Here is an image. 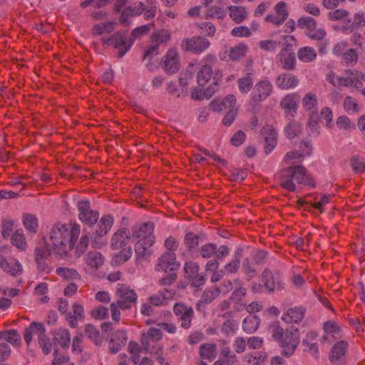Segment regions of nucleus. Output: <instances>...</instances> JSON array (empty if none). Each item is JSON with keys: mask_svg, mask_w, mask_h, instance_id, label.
<instances>
[{"mask_svg": "<svg viewBox=\"0 0 365 365\" xmlns=\"http://www.w3.org/2000/svg\"><path fill=\"white\" fill-rule=\"evenodd\" d=\"M81 227L76 223L54 224L49 232V239L55 255L59 258L68 256L79 237Z\"/></svg>", "mask_w": 365, "mask_h": 365, "instance_id": "1", "label": "nucleus"}, {"mask_svg": "<svg viewBox=\"0 0 365 365\" xmlns=\"http://www.w3.org/2000/svg\"><path fill=\"white\" fill-rule=\"evenodd\" d=\"M269 331L272 338L283 348L282 353L287 356H292L299 344V330L294 327L284 329L278 322H274Z\"/></svg>", "mask_w": 365, "mask_h": 365, "instance_id": "2", "label": "nucleus"}, {"mask_svg": "<svg viewBox=\"0 0 365 365\" xmlns=\"http://www.w3.org/2000/svg\"><path fill=\"white\" fill-rule=\"evenodd\" d=\"M261 282L269 293L281 291L284 288L281 275L278 272H272L265 269L261 275Z\"/></svg>", "mask_w": 365, "mask_h": 365, "instance_id": "3", "label": "nucleus"}, {"mask_svg": "<svg viewBox=\"0 0 365 365\" xmlns=\"http://www.w3.org/2000/svg\"><path fill=\"white\" fill-rule=\"evenodd\" d=\"M284 178H292L300 184L311 185L314 187L316 184L313 178L307 174V169L302 165L290 166L284 170L282 175Z\"/></svg>", "mask_w": 365, "mask_h": 365, "instance_id": "4", "label": "nucleus"}, {"mask_svg": "<svg viewBox=\"0 0 365 365\" xmlns=\"http://www.w3.org/2000/svg\"><path fill=\"white\" fill-rule=\"evenodd\" d=\"M180 267V263L177 260L175 252H165L157 260L155 269L158 272L162 271L165 273L168 272H175Z\"/></svg>", "mask_w": 365, "mask_h": 365, "instance_id": "5", "label": "nucleus"}, {"mask_svg": "<svg viewBox=\"0 0 365 365\" xmlns=\"http://www.w3.org/2000/svg\"><path fill=\"white\" fill-rule=\"evenodd\" d=\"M209 46L210 41L206 38L201 36L185 39L181 43L182 49L193 53H200L208 48Z\"/></svg>", "mask_w": 365, "mask_h": 365, "instance_id": "6", "label": "nucleus"}, {"mask_svg": "<svg viewBox=\"0 0 365 365\" xmlns=\"http://www.w3.org/2000/svg\"><path fill=\"white\" fill-rule=\"evenodd\" d=\"M173 312L180 322L181 327L188 329L191 326L194 311L191 307H187L183 304L176 303L173 307Z\"/></svg>", "mask_w": 365, "mask_h": 365, "instance_id": "7", "label": "nucleus"}, {"mask_svg": "<svg viewBox=\"0 0 365 365\" xmlns=\"http://www.w3.org/2000/svg\"><path fill=\"white\" fill-rule=\"evenodd\" d=\"M0 267L6 272L12 276H17L22 272V266L16 259L6 258L0 255Z\"/></svg>", "mask_w": 365, "mask_h": 365, "instance_id": "8", "label": "nucleus"}, {"mask_svg": "<svg viewBox=\"0 0 365 365\" xmlns=\"http://www.w3.org/2000/svg\"><path fill=\"white\" fill-rule=\"evenodd\" d=\"M163 68L165 71L170 75L177 73L179 71L180 63L175 50H168L167 54L163 57Z\"/></svg>", "mask_w": 365, "mask_h": 365, "instance_id": "9", "label": "nucleus"}, {"mask_svg": "<svg viewBox=\"0 0 365 365\" xmlns=\"http://www.w3.org/2000/svg\"><path fill=\"white\" fill-rule=\"evenodd\" d=\"M153 26L154 24L152 23L150 24L143 25L134 29L130 34V36L129 38V43L128 44V46L123 50L120 51L118 53V58H123L125 56V54L130 49L135 40L137 38H140L142 36L147 34L150 31L151 26Z\"/></svg>", "mask_w": 365, "mask_h": 365, "instance_id": "10", "label": "nucleus"}, {"mask_svg": "<svg viewBox=\"0 0 365 365\" xmlns=\"http://www.w3.org/2000/svg\"><path fill=\"white\" fill-rule=\"evenodd\" d=\"M261 134L265 141L264 152L266 154L270 153L277 145V132L272 125H266L261 130Z\"/></svg>", "mask_w": 365, "mask_h": 365, "instance_id": "11", "label": "nucleus"}, {"mask_svg": "<svg viewBox=\"0 0 365 365\" xmlns=\"http://www.w3.org/2000/svg\"><path fill=\"white\" fill-rule=\"evenodd\" d=\"M133 236L129 230L122 229L115 232L111 238L110 245L113 249H120L128 245Z\"/></svg>", "mask_w": 365, "mask_h": 365, "instance_id": "12", "label": "nucleus"}, {"mask_svg": "<svg viewBox=\"0 0 365 365\" xmlns=\"http://www.w3.org/2000/svg\"><path fill=\"white\" fill-rule=\"evenodd\" d=\"M272 91V83L267 81H262L255 86L252 91V99L255 101H262L271 94Z\"/></svg>", "mask_w": 365, "mask_h": 365, "instance_id": "13", "label": "nucleus"}, {"mask_svg": "<svg viewBox=\"0 0 365 365\" xmlns=\"http://www.w3.org/2000/svg\"><path fill=\"white\" fill-rule=\"evenodd\" d=\"M45 331L46 329L42 324L34 322L30 324L29 327L26 328L24 334V340L29 345L34 336H36L39 341L44 337Z\"/></svg>", "mask_w": 365, "mask_h": 365, "instance_id": "14", "label": "nucleus"}, {"mask_svg": "<svg viewBox=\"0 0 365 365\" xmlns=\"http://www.w3.org/2000/svg\"><path fill=\"white\" fill-rule=\"evenodd\" d=\"M317 334L315 331H309L307 334L306 337L303 339L302 346L304 351L309 352L314 358L319 357V346L315 342Z\"/></svg>", "mask_w": 365, "mask_h": 365, "instance_id": "15", "label": "nucleus"}, {"mask_svg": "<svg viewBox=\"0 0 365 365\" xmlns=\"http://www.w3.org/2000/svg\"><path fill=\"white\" fill-rule=\"evenodd\" d=\"M127 338V333L124 330L120 329L112 333L108 345L110 351L113 353L118 352L125 346Z\"/></svg>", "mask_w": 365, "mask_h": 365, "instance_id": "16", "label": "nucleus"}, {"mask_svg": "<svg viewBox=\"0 0 365 365\" xmlns=\"http://www.w3.org/2000/svg\"><path fill=\"white\" fill-rule=\"evenodd\" d=\"M163 337L160 329L157 328H150L147 332L141 336V344L143 348L148 351L152 346V342L160 341Z\"/></svg>", "mask_w": 365, "mask_h": 365, "instance_id": "17", "label": "nucleus"}, {"mask_svg": "<svg viewBox=\"0 0 365 365\" xmlns=\"http://www.w3.org/2000/svg\"><path fill=\"white\" fill-rule=\"evenodd\" d=\"M348 344L344 341H340L335 344L331 349L329 359L331 362L341 364L344 359Z\"/></svg>", "mask_w": 365, "mask_h": 365, "instance_id": "18", "label": "nucleus"}, {"mask_svg": "<svg viewBox=\"0 0 365 365\" xmlns=\"http://www.w3.org/2000/svg\"><path fill=\"white\" fill-rule=\"evenodd\" d=\"M304 317V309L302 307H294L287 309L282 316V319L286 323H298Z\"/></svg>", "mask_w": 365, "mask_h": 365, "instance_id": "19", "label": "nucleus"}, {"mask_svg": "<svg viewBox=\"0 0 365 365\" xmlns=\"http://www.w3.org/2000/svg\"><path fill=\"white\" fill-rule=\"evenodd\" d=\"M85 264L91 269H98L104 264V257L100 252L91 251L84 257Z\"/></svg>", "mask_w": 365, "mask_h": 365, "instance_id": "20", "label": "nucleus"}, {"mask_svg": "<svg viewBox=\"0 0 365 365\" xmlns=\"http://www.w3.org/2000/svg\"><path fill=\"white\" fill-rule=\"evenodd\" d=\"M298 83V78L292 73H282L276 80L277 86L282 89L286 90L296 87Z\"/></svg>", "mask_w": 365, "mask_h": 365, "instance_id": "21", "label": "nucleus"}, {"mask_svg": "<svg viewBox=\"0 0 365 365\" xmlns=\"http://www.w3.org/2000/svg\"><path fill=\"white\" fill-rule=\"evenodd\" d=\"M91 207H80L78 217L79 220L88 225H94L98 219V212L90 208Z\"/></svg>", "mask_w": 365, "mask_h": 365, "instance_id": "22", "label": "nucleus"}, {"mask_svg": "<svg viewBox=\"0 0 365 365\" xmlns=\"http://www.w3.org/2000/svg\"><path fill=\"white\" fill-rule=\"evenodd\" d=\"M115 293L119 299L129 300L131 302H137L138 294L135 292L130 287V286L125 284H117L115 287Z\"/></svg>", "mask_w": 365, "mask_h": 365, "instance_id": "23", "label": "nucleus"}, {"mask_svg": "<svg viewBox=\"0 0 365 365\" xmlns=\"http://www.w3.org/2000/svg\"><path fill=\"white\" fill-rule=\"evenodd\" d=\"M153 232V224L152 222H144L133 228L132 236L139 238V240H146L149 237H154Z\"/></svg>", "mask_w": 365, "mask_h": 365, "instance_id": "24", "label": "nucleus"}, {"mask_svg": "<svg viewBox=\"0 0 365 365\" xmlns=\"http://www.w3.org/2000/svg\"><path fill=\"white\" fill-rule=\"evenodd\" d=\"M260 319L258 316L249 315L242 322V329L248 334L255 332L259 327Z\"/></svg>", "mask_w": 365, "mask_h": 365, "instance_id": "25", "label": "nucleus"}, {"mask_svg": "<svg viewBox=\"0 0 365 365\" xmlns=\"http://www.w3.org/2000/svg\"><path fill=\"white\" fill-rule=\"evenodd\" d=\"M128 43L129 39L127 40L125 31H119L112 35L111 46H113L115 48H118V52L123 50Z\"/></svg>", "mask_w": 365, "mask_h": 365, "instance_id": "26", "label": "nucleus"}, {"mask_svg": "<svg viewBox=\"0 0 365 365\" xmlns=\"http://www.w3.org/2000/svg\"><path fill=\"white\" fill-rule=\"evenodd\" d=\"M241 250L235 251L232 259L224 266V270L227 274H235L240 267Z\"/></svg>", "mask_w": 365, "mask_h": 365, "instance_id": "27", "label": "nucleus"}, {"mask_svg": "<svg viewBox=\"0 0 365 365\" xmlns=\"http://www.w3.org/2000/svg\"><path fill=\"white\" fill-rule=\"evenodd\" d=\"M53 341L54 344H59L63 349L68 348L71 344V334L67 329H61L55 333Z\"/></svg>", "mask_w": 365, "mask_h": 365, "instance_id": "28", "label": "nucleus"}, {"mask_svg": "<svg viewBox=\"0 0 365 365\" xmlns=\"http://www.w3.org/2000/svg\"><path fill=\"white\" fill-rule=\"evenodd\" d=\"M155 237H149L146 240H139L135 245V251L138 257H144L147 250L153 245Z\"/></svg>", "mask_w": 365, "mask_h": 365, "instance_id": "29", "label": "nucleus"}, {"mask_svg": "<svg viewBox=\"0 0 365 365\" xmlns=\"http://www.w3.org/2000/svg\"><path fill=\"white\" fill-rule=\"evenodd\" d=\"M333 196H331L329 194L324 195L320 197V199L318 200V197H315L314 198V201L312 200V197L311 195L307 196L304 201L302 202V199H299L298 200V202L300 203L302 205H322L323 204L326 203H334V201L331 200V198Z\"/></svg>", "mask_w": 365, "mask_h": 365, "instance_id": "30", "label": "nucleus"}, {"mask_svg": "<svg viewBox=\"0 0 365 365\" xmlns=\"http://www.w3.org/2000/svg\"><path fill=\"white\" fill-rule=\"evenodd\" d=\"M113 217L110 215L103 217L98 225V228L96 231L99 237H105L113 225Z\"/></svg>", "mask_w": 365, "mask_h": 365, "instance_id": "31", "label": "nucleus"}, {"mask_svg": "<svg viewBox=\"0 0 365 365\" xmlns=\"http://www.w3.org/2000/svg\"><path fill=\"white\" fill-rule=\"evenodd\" d=\"M216 349V345L214 344H202L200 347V357L210 361H213L217 355Z\"/></svg>", "mask_w": 365, "mask_h": 365, "instance_id": "32", "label": "nucleus"}, {"mask_svg": "<svg viewBox=\"0 0 365 365\" xmlns=\"http://www.w3.org/2000/svg\"><path fill=\"white\" fill-rule=\"evenodd\" d=\"M23 224L24 227L30 233L36 234L38 228L37 217L32 214H24L23 215Z\"/></svg>", "mask_w": 365, "mask_h": 365, "instance_id": "33", "label": "nucleus"}, {"mask_svg": "<svg viewBox=\"0 0 365 365\" xmlns=\"http://www.w3.org/2000/svg\"><path fill=\"white\" fill-rule=\"evenodd\" d=\"M11 242L19 250H26L27 248V242L24 235V231L21 229L16 230L11 235Z\"/></svg>", "mask_w": 365, "mask_h": 365, "instance_id": "34", "label": "nucleus"}, {"mask_svg": "<svg viewBox=\"0 0 365 365\" xmlns=\"http://www.w3.org/2000/svg\"><path fill=\"white\" fill-rule=\"evenodd\" d=\"M230 11L231 19L237 24L241 23L247 17V11L243 6H231L228 7Z\"/></svg>", "mask_w": 365, "mask_h": 365, "instance_id": "35", "label": "nucleus"}, {"mask_svg": "<svg viewBox=\"0 0 365 365\" xmlns=\"http://www.w3.org/2000/svg\"><path fill=\"white\" fill-rule=\"evenodd\" d=\"M56 273L58 276L68 280H79L81 279V275L78 272L72 268L58 267L56 269Z\"/></svg>", "mask_w": 365, "mask_h": 365, "instance_id": "36", "label": "nucleus"}, {"mask_svg": "<svg viewBox=\"0 0 365 365\" xmlns=\"http://www.w3.org/2000/svg\"><path fill=\"white\" fill-rule=\"evenodd\" d=\"M221 293V289L217 287H212L206 289L200 298V302L205 304L211 303Z\"/></svg>", "mask_w": 365, "mask_h": 365, "instance_id": "37", "label": "nucleus"}, {"mask_svg": "<svg viewBox=\"0 0 365 365\" xmlns=\"http://www.w3.org/2000/svg\"><path fill=\"white\" fill-rule=\"evenodd\" d=\"M212 69L210 65H204L197 74V81L200 86H204L210 79Z\"/></svg>", "mask_w": 365, "mask_h": 365, "instance_id": "38", "label": "nucleus"}, {"mask_svg": "<svg viewBox=\"0 0 365 365\" xmlns=\"http://www.w3.org/2000/svg\"><path fill=\"white\" fill-rule=\"evenodd\" d=\"M280 106L284 110L285 113L290 114L294 117L297 113V104L292 98H284L280 102Z\"/></svg>", "mask_w": 365, "mask_h": 365, "instance_id": "39", "label": "nucleus"}, {"mask_svg": "<svg viewBox=\"0 0 365 365\" xmlns=\"http://www.w3.org/2000/svg\"><path fill=\"white\" fill-rule=\"evenodd\" d=\"M238 327L239 324L235 320L227 319L222 324L221 331L227 336H233L236 334Z\"/></svg>", "mask_w": 365, "mask_h": 365, "instance_id": "40", "label": "nucleus"}, {"mask_svg": "<svg viewBox=\"0 0 365 365\" xmlns=\"http://www.w3.org/2000/svg\"><path fill=\"white\" fill-rule=\"evenodd\" d=\"M358 58L359 55L355 49L347 48L343 57L341 58V60L348 66L355 65L358 61Z\"/></svg>", "mask_w": 365, "mask_h": 365, "instance_id": "41", "label": "nucleus"}, {"mask_svg": "<svg viewBox=\"0 0 365 365\" xmlns=\"http://www.w3.org/2000/svg\"><path fill=\"white\" fill-rule=\"evenodd\" d=\"M317 56L314 49L312 47H304L299 50L298 57L304 62L312 61Z\"/></svg>", "mask_w": 365, "mask_h": 365, "instance_id": "42", "label": "nucleus"}, {"mask_svg": "<svg viewBox=\"0 0 365 365\" xmlns=\"http://www.w3.org/2000/svg\"><path fill=\"white\" fill-rule=\"evenodd\" d=\"M302 129L301 124L292 120L284 128V133L286 136L289 139H293L295 136L298 135Z\"/></svg>", "mask_w": 365, "mask_h": 365, "instance_id": "43", "label": "nucleus"}, {"mask_svg": "<svg viewBox=\"0 0 365 365\" xmlns=\"http://www.w3.org/2000/svg\"><path fill=\"white\" fill-rule=\"evenodd\" d=\"M183 269L185 277L191 279L199 272L200 267L196 262L187 261L185 263Z\"/></svg>", "mask_w": 365, "mask_h": 365, "instance_id": "44", "label": "nucleus"}, {"mask_svg": "<svg viewBox=\"0 0 365 365\" xmlns=\"http://www.w3.org/2000/svg\"><path fill=\"white\" fill-rule=\"evenodd\" d=\"M247 48V47L245 44L239 43L230 49L229 56L232 61H238L245 56Z\"/></svg>", "mask_w": 365, "mask_h": 365, "instance_id": "45", "label": "nucleus"}, {"mask_svg": "<svg viewBox=\"0 0 365 365\" xmlns=\"http://www.w3.org/2000/svg\"><path fill=\"white\" fill-rule=\"evenodd\" d=\"M217 245L214 243H208L204 245L200 249V255L203 258H215Z\"/></svg>", "mask_w": 365, "mask_h": 365, "instance_id": "46", "label": "nucleus"}, {"mask_svg": "<svg viewBox=\"0 0 365 365\" xmlns=\"http://www.w3.org/2000/svg\"><path fill=\"white\" fill-rule=\"evenodd\" d=\"M297 25L302 29L306 27L309 31H313L317 27V21L311 16L301 17L297 21Z\"/></svg>", "mask_w": 365, "mask_h": 365, "instance_id": "47", "label": "nucleus"}, {"mask_svg": "<svg viewBox=\"0 0 365 365\" xmlns=\"http://www.w3.org/2000/svg\"><path fill=\"white\" fill-rule=\"evenodd\" d=\"M184 242L189 250L195 248L199 245V237L192 232H187L184 237Z\"/></svg>", "mask_w": 365, "mask_h": 365, "instance_id": "48", "label": "nucleus"}, {"mask_svg": "<svg viewBox=\"0 0 365 365\" xmlns=\"http://www.w3.org/2000/svg\"><path fill=\"white\" fill-rule=\"evenodd\" d=\"M281 63L282 64V68L286 70L292 71L295 68V53L291 52L284 58L281 57L280 58Z\"/></svg>", "mask_w": 365, "mask_h": 365, "instance_id": "49", "label": "nucleus"}, {"mask_svg": "<svg viewBox=\"0 0 365 365\" xmlns=\"http://www.w3.org/2000/svg\"><path fill=\"white\" fill-rule=\"evenodd\" d=\"M89 245V238L87 235H82L80 238L79 242L77 244L74 250L75 255L78 257L83 255Z\"/></svg>", "mask_w": 365, "mask_h": 365, "instance_id": "50", "label": "nucleus"}, {"mask_svg": "<svg viewBox=\"0 0 365 365\" xmlns=\"http://www.w3.org/2000/svg\"><path fill=\"white\" fill-rule=\"evenodd\" d=\"M5 340L14 346H18L21 344V336L16 330L9 329L6 331Z\"/></svg>", "mask_w": 365, "mask_h": 365, "instance_id": "51", "label": "nucleus"}, {"mask_svg": "<svg viewBox=\"0 0 365 365\" xmlns=\"http://www.w3.org/2000/svg\"><path fill=\"white\" fill-rule=\"evenodd\" d=\"M108 316L109 310L103 306H98L91 312V317L96 319L102 320L108 318Z\"/></svg>", "mask_w": 365, "mask_h": 365, "instance_id": "52", "label": "nucleus"}, {"mask_svg": "<svg viewBox=\"0 0 365 365\" xmlns=\"http://www.w3.org/2000/svg\"><path fill=\"white\" fill-rule=\"evenodd\" d=\"M170 38V35L168 31L163 30L161 32H153L151 35V41L152 42H156L157 44H160V43L166 42L169 41Z\"/></svg>", "mask_w": 365, "mask_h": 365, "instance_id": "53", "label": "nucleus"}, {"mask_svg": "<svg viewBox=\"0 0 365 365\" xmlns=\"http://www.w3.org/2000/svg\"><path fill=\"white\" fill-rule=\"evenodd\" d=\"M350 163L355 173H362L365 170V161L363 158L354 156L351 158Z\"/></svg>", "mask_w": 365, "mask_h": 365, "instance_id": "54", "label": "nucleus"}, {"mask_svg": "<svg viewBox=\"0 0 365 365\" xmlns=\"http://www.w3.org/2000/svg\"><path fill=\"white\" fill-rule=\"evenodd\" d=\"M238 86L240 92L247 93L252 87V78L248 75L246 77L240 78L238 80Z\"/></svg>", "mask_w": 365, "mask_h": 365, "instance_id": "55", "label": "nucleus"}, {"mask_svg": "<svg viewBox=\"0 0 365 365\" xmlns=\"http://www.w3.org/2000/svg\"><path fill=\"white\" fill-rule=\"evenodd\" d=\"M34 254L36 261L40 266L41 263H43V260L50 255V252L47 247L45 246H41L36 248Z\"/></svg>", "mask_w": 365, "mask_h": 365, "instance_id": "56", "label": "nucleus"}, {"mask_svg": "<svg viewBox=\"0 0 365 365\" xmlns=\"http://www.w3.org/2000/svg\"><path fill=\"white\" fill-rule=\"evenodd\" d=\"M274 11L277 16H281V20L284 22L289 16V12L287 9V4L284 1L278 2L274 6Z\"/></svg>", "mask_w": 365, "mask_h": 365, "instance_id": "57", "label": "nucleus"}, {"mask_svg": "<svg viewBox=\"0 0 365 365\" xmlns=\"http://www.w3.org/2000/svg\"><path fill=\"white\" fill-rule=\"evenodd\" d=\"M220 105L222 106V108H223V111L227 110V111H230L231 108L236 109V99L233 95H228L220 101Z\"/></svg>", "mask_w": 365, "mask_h": 365, "instance_id": "58", "label": "nucleus"}, {"mask_svg": "<svg viewBox=\"0 0 365 365\" xmlns=\"http://www.w3.org/2000/svg\"><path fill=\"white\" fill-rule=\"evenodd\" d=\"M242 271L245 274H246L250 278H252L256 274V269L252 263V262L246 258L242 262Z\"/></svg>", "mask_w": 365, "mask_h": 365, "instance_id": "59", "label": "nucleus"}, {"mask_svg": "<svg viewBox=\"0 0 365 365\" xmlns=\"http://www.w3.org/2000/svg\"><path fill=\"white\" fill-rule=\"evenodd\" d=\"M145 10V6L142 2H138L137 4L133 6H128L125 9V14H128L130 16H138Z\"/></svg>", "mask_w": 365, "mask_h": 365, "instance_id": "60", "label": "nucleus"}, {"mask_svg": "<svg viewBox=\"0 0 365 365\" xmlns=\"http://www.w3.org/2000/svg\"><path fill=\"white\" fill-rule=\"evenodd\" d=\"M86 335L95 343H97L100 339L98 329L91 324H88L85 327Z\"/></svg>", "mask_w": 365, "mask_h": 365, "instance_id": "61", "label": "nucleus"}, {"mask_svg": "<svg viewBox=\"0 0 365 365\" xmlns=\"http://www.w3.org/2000/svg\"><path fill=\"white\" fill-rule=\"evenodd\" d=\"M302 101L304 107L307 110H311L317 103L316 96L312 93H307Z\"/></svg>", "mask_w": 365, "mask_h": 365, "instance_id": "62", "label": "nucleus"}, {"mask_svg": "<svg viewBox=\"0 0 365 365\" xmlns=\"http://www.w3.org/2000/svg\"><path fill=\"white\" fill-rule=\"evenodd\" d=\"M164 246L167 249V252H175V251H176L179 247V242L174 237L169 236L165 240Z\"/></svg>", "mask_w": 365, "mask_h": 365, "instance_id": "63", "label": "nucleus"}, {"mask_svg": "<svg viewBox=\"0 0 365 365\" xmlns=\"http://www.w3.org/2000/svg\"><path fill=\"white\" fill-rule=\"evenodd\" d=\"M324 330L328 334H338L340 331V327L334 322L327 321L324 324Z\"/></svg>", "mask_w": 365, "mask_h": 365, "instance_id": "64", "label": "nucleus"}]
</instances>
